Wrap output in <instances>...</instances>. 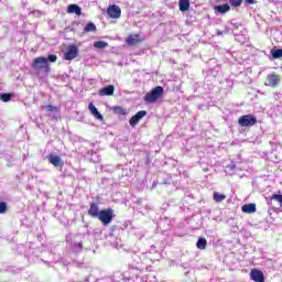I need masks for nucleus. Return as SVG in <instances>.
I'll return each mask as SVG.
<instances>
[{"label": "nucleus", "instance_id": "21", "mask_svg": "<svg viewBox=\"0 0 282 282\" xmlns=\"http://www.w3.org/2000/svg\"><path fill=\"white\" fill-rule=\"evenodd\" d=\"M96 24L93 23V22H89L86 24L84 31H83V34H89V32H96Z\"/></svg>", "mask_w": 282, "mask_h": 282}, {"label": "nucleus", "instance_id": "11", "mask_svg": "<svg viewBox=\"0 0 282 282\" xmlns=\"http://www.w3.org/2000/svg\"><path fill=\"white\" fill-rule=\"evenodd\" d=\"M145 116H147L145 110L138 111L134 116L130 118L129 120L130 127H135V124H138V122H140V120H142V118H144Z\"/></svg>", "mask_w": 282, "mask_h": 282}, {"label": "nucleus", "instance_id": "13", "mask_svg": "<svg viewBox=\"0 0 282 282\" xmlns=\"http://www.w3.org/2000/svg\"><path fill=\"white\" fill-rule=\"evenodd\" d=\"M116 87L113 85H108L99 89V96H113Z\"/></svg>", "mask_w": 282, "mask_h": 282}, {"label": "nucleus", "instance_id": "22", "mask_svg": "<svg viewBox=\"0 0 282 282\" xmlns=\"http://www.w3.org/2000/svg\"><path fill=\"white\" fill-rule=\"evenodd\" d=\"M213 198H214V202H216L217 204H220V202H224V199H226V195L220 194L219 192H215Z\"/></svg>", "mask_w": 282, "mask_h": 282}, {"label": "nucleus", "instance_id": "10", "mask_svg": "<svg viewBox=\"0 0 282 282\" xmlns=\"http://www.w3.org/2000/svg\"><path fill=\"white\" fill-rule=\"evenodd\" d=\"M88 216L93 217V219H98L100 216V207L97 203L93 202L90 203V207L88 209Z\"/></svg>", "mask_w": 282, "mask_h": 282}, {"label": "nucleus", "instance_id": "28", "mask_svg": "<svg viewBox=\"0 0 282 282\" xmlns=\"http://www.w3.org/2000/svg\"><path fill=\"white\" fill-rule=\"evenodd\" d=\"M271 199H274L275 202H278L280 204V206H282V195L281 194H273L271 196Z\"/></svg>", "mask_w": 282, "mask_h": 282}, {"label": "nucleus", "instance_id": "25", "mask_svg": "<svg viewBox=\"0 0 282 282\" xmlns=\"http://www.w3.org/2000/svg\"><path fill=\"white\" fill-rule=\"evenodd\" d=\"M273 58H282V48H276L271 51Z\"/></svg>", "mask_w": 282, "mask_h": 282}, {"label": "nucleus", "instance_id": "19", "mask_svg": "<svg viewBox=\"0 0 282 282\" xmlns=\"http://www.w3.org/2000/svg\"><path fill=\"white\" fill-rule=\"evenodd\" d=\"M113 113L117 116H127L129 113V110L126 108H122V106H115L112 107Z\"/></svg>", "mask_w": 282, "mask_h": 282}, {"label": "nucleus", "instance_id": "4", "mask_svg": "<svg viewBox=\"0 0 282 282\" xmlns=\"http://www.w3.org/2000/svg\"><path fill=\"white\" fill-rule=\"evenodd\" d=\"M32 68L33 69H45V72H50V63H47V58L40 56L33 61Z\"/></svg>", "mask_w": 282, "mask_h": 282}, {"label": "nucleus", "instance_id": "26", "mask_svg": "<svg viewBox=\"0 0 282 282\" xmlns=\"http://www.w3.org/2000/svg\"><path fill=\"white\" fill-rule=\"evenodd\" d=\"M229 3L231 8H239L243 3V0H229Z\"/></svg>", "mask_w": 282, "mask_h": 282}, {"label": "nucleus", "instance_id": "3", "mask_svg": "<svg viewBox=\"0 0 282 282\" xmlns=\"http://www.w3.org/2000/svg\"><path fill=\"white\" fill-rule=\"evenodd\" d=\"M240 127H254L257 124V117L253 115H243L238 119Z\"/></svg>", "mask_w": 282, "mask_h": 282}, {"label": "nucleus", "instance_id": "17", "mask_svg": "<svg viewBox=\"0 0 282 282\" xmlns=\"http://www.w3.org/2000/svg\"><path fill=\"white\" fill-rule=\"evenodd\" d=\"M215 12H219L220 14H226V12H230V6L228 3L219 4L214 7Z\"/></svg>", "mask_w": 282, "mask_h": 282}, {"label": "nucleus", "instance_id": "14", "mask_svg": "<svg viewBox=\"0 0 282 282\" xmlns=\"http://www.w3.org/2000/svg\"><path fill=\"white\" fill-rule=\"evenodd\" d=\"M88 109L90 111V113L97 119V120H105V118L102 117V115L98 111V108H96V106L90 102L88 105Z\"/></svg>", "mask_w": 282, "mask_h": 282}, {"label": "nucleus", "instance_id": "31", "mask_svg": "<svg viewBox=\"0 0 282 282\" xmlns=\"http://www.w3.org/2000/svg\"><path fill=\"white\" fill-rule=\"evenodd\" d=\"M245 1L246 3H250V4L254 3V0H245Z\"/></svg>", "mask_w": 282, "mask_h": 282}, {"label": "nucleus", "instance_id": "6", "mask_svg": "<svg viewBox=\"0 0 282 282\" xmlns=\"http://www.w3.org/2000/svg\"><path fill=\"white\" fill-rule=\"evenodd\" d=\"M78 56V46L72 44L67 47L66 53L64 54V61H74Z\"/></svg>", "mask_w": 282, "mask_h": 282}, {"label": "nucleus", "instance_id": "30", "mask_svg": "<svg viewBox=\"0 0 282 282\" xmlns=\"http://www.w3.org/2000/svg\"><path fill=\"white\" fill-rule=\"evenodd\" d=\"M57 59L58 57L54 54L48 55V57L46 58V61H50V63H56Z\"/></svg>", "mask_w": 282, "mask_h": 282}, {"label": "nucleus", "instance_id": "12", "mask_svg": "<svg viewBox=\"0 0 282 282\" xmlns=\"http://www.w3.org/2000/svg\"><path fill=\"white\" fill-rule=\"evenodd\" d=\"M47 159L50 164H53V166H59L61 169L65 166V162H63V159H61L58 155L50 154Z\"/></svg>", "mask_w": 282, "mask_h": 282}, {"label": "nucleus", "instance_id": "23", "mask_svg": "<svg viewBox=\"0 0 282 282\" xmlns=\"http://www.w3.org/2000/svg\"><path fill=\"white\" fill-rule=\"evenodd\" d=\"M94 47H96L97 50H105V47H109V43L105 41H97L94 43Z\"/></svg>", "mask_w": 282, "mask_h": 282}, {"label": "nucleus", "instance_id": "7", "mask_svg": "<svg viewBox=\"0 0 282 282\" xmlns=\"http://www.w3.org/2000/svg\"><path fill=\"white\" fill-rule=\"evenodd\" d=\"M107 14L110 19H120L122 17V10L120 7L112 4L108 7Z\"/></svg>", "mask_w": 282, "mask_h": 282}, {"label": "nucleus", "instance_id": "2", "mask_svg": "<svg viewBox=\"0 0 282 282\" xmlns=\"http://www.w3.org/2000/svg\"><path fill=\"white\" fill-rule=\"evenodd\" d=\"M115 217L116 216L113 215V209L106 208V209H101L99 212V216L97 219H99V221H101V224H104V226H109V224H111V221H113Z\"/></svg>", "mask_w": 282, "mask_h": 282}, {"label": "nucleus", "instance_id": "20", "mask_svg": "<svg viewBox=\"0 0 282 282\" xmlns=\"http://www.w3.org/2000/svg\"><path fill=\"white\" fill-rule=\"evenodd\" d=\"M207 246L208 241L206 238H199L196 242V248H198V250H206Z\"/></svg>", "mask_w": 282, "mask_h": 282}, {"label": "nucleus", "instance_id": "27", "mask_svg": "<svg viewBox=\"0 0 282 282\" xmlns=\"http://www.w3.org/2000/svg\"><path fill=\"white\" fill-rule=\"evenodd\" d=\"M4 213H8V203L0 202V215H3Z\"/></svg>", "mask_w": 282, "mask_h": 282}, {"label": "nucleus", "instance_id": "16", "mask_svg": "<svg viewBox=\"0 0 282 282\" xmlns=\"http://www.w3.org/2000/svg\"><path fill=\"white\" fill-rule=\"evenodd\" d=\"M242 213H247L248 215H252V213H257V204H246L241 207Z\"/></svg>", "mask_w": 282, "mask_h": 282}, {"label": "nucleus", "instance_id": "5", "mask_svg": "<svg viewBox=\"0 0 282 282\" xmlns=\"http://www.w3.org/2000/svg\"><path fill=\"white\" fill-rule=\"evenodd\" d=\"M279 83H281V76L276 73H271L267 76L264 85L265 87L275 88L279 87Z\"/></svg>", "mask_w": 282, "mask_h": 282}, {"label": "nucleus", "instance_id": "18", "mask_svg": "<svg viewBox=\"0 0 282 282\" xmlns=\"http://www.w3.org/2000/svg\"><path fill=\"white\" fill-rule=\"evenodd\" d=\"M178 8L181 12H186L191 8V0H180Z\"/></svg>", "mask_w": 282, "mask_h": 282}, {"label": "nucleus", "instance_id": "15", "mask_svg": "<svg viewBox=\"0 0 282 282\" xmlns=\"http://www.w3.org/2000/svg\"><path fill=\"white\" fill-rule=\"evenodd\" d=\"M68 14H76L77 17H80L83 14V9L78 7V4H69L67 7Z\"/></svg>", "mask_w": 282, "mask_h": 282}, {"label": "nucleus", "instance_id": "8", "mask_svg": "<svg viewBox=\"0 0 282 282\" xmlns=\"http://www.w3.org/2000/svg\"><path fill=\"white\" fill-rule=\"evenodd\" d=\"M250 279L254 282H265V275H263V271L259 269H252L250 271Z\"/></svg>", "mask_w": 282, "mask_h": 282}, {"label": "nucleus", "instance_id": "24", "mask_svg": "<svg viewBox=\"0 0 282 282\" xmlns=\"http://www.w3.org/2000/svg\"><path fill=\"white\" fill-rule=\"evenodd\" d=\"M0 100L2 102H10L12 100V94H0Z\"/></svg>", "mask_w": 282, "mask_h": 282}, {"label": "nucleus", "instance_id": "29", "mask_svg": "<svg viewBox=\"0 0 282 282\" xmlns=\"http://www.w3.org/2000/svg\"><path fill=\"white\" fill-rule=\"evenodd\" d=\"M44 109H46V111H58V107L56 106H52V105H47L46 107H44Z\"/></svg>", "mask_w": 282, "mask_h": 282}, {"label": "nucleus", "instance_id": "1", "mask_svg": "<svg viewBox=\"0 0 282 282\" xmlns=\"http://www.w3.org/2000/svg\"><path fill=\"white\" fill-rule=\"evenodd\" d=\"M163 95L164 88L162 86H156L144 96V100L152 105L153 102H158V100H160V98H162Z\"/></svg>", "mask_w": 282, "mask_h": 282}, {"label": "nucleus", "instance_id": "9", "mask_svg": "<svg viewBox=\"0 0 282 282\" xmlns=\"http://www.w3.org/2000/svg\"><path fill=\"white\" fill-rule=\"evenodd\" d=\"M142 41H144V40L140 37V34H130L126 39V43H127V45H129V47H133V46L138 45V43H142Z\"/></svg>", "mask_w": 282, "mask_h": 282}]
</instances>
